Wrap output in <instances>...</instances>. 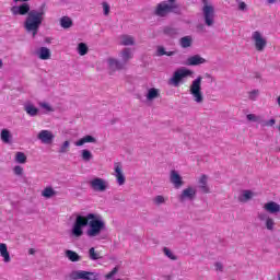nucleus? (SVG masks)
<instances>
[{"label":"nucleus","instance_id":"obj_1","mask_svg":"<svg viewBox=\"0 0 280 280\" xmlns=\"http://www.w3.org/2000/svg\"><path fill=\"white\" fill-rule=\"evenodd\" d=\"M84 229H86L85 235H88V237H100V235L106 231V221H104V218L98 213H88L85 215L75 214L74 222L70 230L71 237L80 240V237L84 235Z\"/></svg>","mask_w":280,"mask_h":280},{"label":"nucleus","instance_id":"obj_2","mask_svg":"<svg viewBox=\"0 0 280 280\" xmlns=\"http://www.w3.org/2000/svg\"><path fill=\"white\" fill-rule=\"evenodd\" d=\"M16 2L22 1V4L13 5L11 8V14L13 16H25L24 21V30H26L27 34H32L33 38L38 34V30H40V25L45 21V10L44 9H33L31 10L30 0H13Z\"/></svg>","mask_w":280,"mask_h":280},{"label":"nucleus","instance_id":"obj_3","mask_svg":"<svg viewBox=\"0 0 280 280\" xmlns=\"http://www.w3.org/2000/svg\"><path fill=\"white\" fill-rule=\"evenodd\" d=\"M118 58L109 57L107 59V67L110 71V73H115V71H124L126 67L128 66V62L135 58V54H132V49L130 48H124L119 54Z\"/></svg>","mask_w":280,"mask_h":280},{"label":"nucleus","instance_id":"obj_4","mask_svg":"<svg viewBox=\"0 0 280 280\" xmlns=\"http://www.w3.org/2000/svg\"><path fill=\"white\" fill-rule=\"evenodd\" d=\"M189 94L195 104H202L205 95L202 94V77H197L189 86Z\"/></svg>","mask_w":280,"mask_h":280},{"label":"nucleus","instance_id":"obj_5","mask_svg":"<svg viewBox=\"0 0 280 280\" xmlns=\"http://www.w3.org/2000/svg\"><path fill=\"white\" fill-rule=\"evenodd\" d=\"M190 75H194V71L185 67L179 68L173 73V77L168 80V84H172V86H180V82Z\"/></svg>","mask_w":280,"mask_h":280},{"label":"nucleus","instance_id":"obj_6","mask_svg":"<svg viewBox=\"0 0 280 280\" xmlns=\"http://www.w3.org/2000/svg\"><path fill=\"white\" fill-rule=\"evenodd\" d=\"M252 43L256 51H264L268 47V39L259 31H254L252 33Z\"/></svg>","mask_w":280,"mask_h":280},{"label":"nucleus","instance_id":"obj_7","mask_svg":"<svg viewBox=\"0 0 280 280\" xmlns=\"http://www.w3.org/2000/svg\"><path fill=\"white\" fill-rule=\"evenodd\" d=\"M257 219L259 220L260 226H262V229L270 231V233L275 232L277 223L275 222V219L268 214V212H258Z\"/></svg>","mask_w":280,"mask_h":280},{"label":"nucleus","instance_id":"obj_8","mask_svg":"<svg viewBox=\"0 0 280 280\" xmlns=\"http://www.w3.org/2000/svg\"><path fill=\"white\" fill-rule=\"evenodd\" d=\"M203 21L208 27H213L215 24V8L209 3H205L202 8Z\"/></svg>","mask_w":280,"mask_h":280},{"label":"nucleus","instance_id":"obj_9","mask_svg":"<svg viewBox=\"0 0 280 280\" xmlns=\"http://www.w3.org/2000/svg\"><path fill=\"white\" fill-rule=\"evenodd\" d=\"M198 196V188L196 186H187L178 196L179 202H194Z\"/></svg>","mask_w":280,"mask_h":280},{"label":"nucleus","instance_id":"obj_10","mask_svg":"<svg viewBox=\"0 0 280 280\" xmlns=\"http://www.w3.org/2000/svg\"><path fill=\"white\" fill-rule=\"evenodd\" d=\"M175 10L176 9H174L173 4H170L167 1H162L156 4L153 14H155V16H160L161 19H165L167 14H172V12Z\"/></svg>","mask_w":280,"mask_h":280},{"label":"nucleus","instance_id":"obj_11","mask_svg":"<svg viewBox=\"0 0 280 280\" xmlns=\"http://www.w3.org/2000/svg\"><path fill=\"white\" fill-rule=\"evenodd\" d=\"M70 279L73 280H97L100 279V273L95 271H84V270H74L70 273Z\"/></svg>","mask_w":280,"mask_h":280},{"label":"nucleus","instance_id":"obj_12","mask_svg":"<svg viewBox=\"0 0 280 280\" xmlns=\"http://www.w3.org/2000/svg\"><path fill=\"white\" fill-rule=\"evenodd\" d=\"M37 139L44 145H51V143H54V139H56V136L52 131L44 129L37 133Z\"/></svg>","mask_w":280,"mask_h":280},{"label":"nucleus","instance_id":"obj_13","mask_svg":"<svg viewBox=\"0 0 280 280\" xmlns=\"http://www.w3.org/2000/svg\"><path fill=\"white\" fill-rule=\"evenodd\" d=\"M90 187L93 191H106L108 189V182L104 178L95 177L90 180Z\"/></svg>","mask_w":280,"mask_h":280},{"label":"nucleus","instance_id":"obj_14","mask_svg":"<svg viewBox=\"0 0 280 280\" xmlns=\"http://www.w3.org/2000/svg\"><path fill=\"white\" fill-rule=\"evenodd\" d=\"M264 211L270 213L271 215H277L280 213V205L276 201H268L262 206Z\"/></svg>","mask_w":280,"mask_h":280},{"label":"nucleus","instance_id":"obj_15","mask_svg":"<svg viewBox=\"0 0 280 280\" xmlns=\"http://www.w3.org/2000/svg\"><path fill=\"white\" fill-rule=\"evenodd\" d=\"M198 187L202 194H211V188H209V176L201 175L198 178Z\"/></svg>","mask_w":280,"mask_h":280},{"label":"nucleus","instance_id":"obj_16","mask_svg":"<svg viewBox=\"0 0 280 280\" xmlns=\"http://www.w3.org/2000/svg\"><path fill=\"white\" fill-rule=\"evenodd\" d=\"M170 179L175 189H180L184 185L183 177L178 174V171H171Z\"/></svg>","mask_w":280,"mask_h":280},{"label":"nucleus","instance_id":"obj_17","mask_svg":"<svg viewBox=\"0 0 280 280\" xmlns=\"http://www.w3.org/2000/svg\"><path fill=\"white\" fill-rule=\"evenodd\" d=\"M119 45H122L124 47H132L137 44V40L135 39V36L132 35H120L118 37Z\"/></svg>","mask_w":280,"mask_h":280},{"label":"nucleus","instance_id":"obj_18","mask_svg":"<svg viewBox=\"0 0 280 280\" xmlns=\"http://www.w3.org/2000/svg\"><path fill=\"white\" fill-rule=\"evenodd\" d=\"M114 170H115V178H116V182L118 183V185H125L126 184V176L124 175V171L121 170V164L119 163H116L115 166H114Z\"/></svg>","mask_w":280,"mask_h":280},{"label":"nucleus","instance_id":"obj_19","mask_svg":"<svg viewBox=\"0 0 280 280\" xmlns=\"http://www.w3.org/2000/svg\"><path fill=\"white\" fill-rule=\"evenodd\" d=\"M205 62H207V59L202 58L200 55L191 56L186 60L187 67H197L198 65H205Z\"/></svg>","mask_w":280,"mask_h":280},{"label":"nucleus","instance_id":"obj_20","mask_svg":"<svg viewBox=\"0 0 280 280\" xmlns=\"http://www.w3.org/2000/svg\"><path fill=\"white\" fill-rule=\"evenodd\" d=\"M35 56L39 58V60H49V58H51V50L47 47H40L35 51Z\"/></svg>","mask_w":280,"mask_h":280},{"label":"nucleus","instance_id":"obj_21","mask_svg":"<svg viewBox=\"0 0 280 280\" xmlns=\"http://www.w3.org/2000/svg\"><path fill=\"white\" fill-rule=\"evenodd\" d=\"M0 256L4 264H10L12 258L10 257V252H8V245L5 243H0Z\"/></svg>","mask_w":280,"mask_h":280},{"label":"nucleus","instance_id":"obj_22","mask_svg":"<svg viewBox=\"0 0 280 280\" xmlns=\"http://www.w3.org/2000/svg\"><path fill=\"white\" fill-rule=\"evenodd\" d=\"M85 143H97V139L95 137L86 135L83 138L79 139L78 141L74 142V145L77 148H82Z\"/></svg>","mask_w":280,"mask_h":280},{"label":"nucleus","instance_id":"obj_23","mask_svg":"<svg viewBox=\"0 0 280 280\" xmlns=\"http://www.w3.org/2000/svg\"><path fill=\"white\" fill-rule=\"evenodd\" d=\"M257 196L253 190H243L238 196V202H248V200H253Z\"/></svg>","mask_w":280,"mask_h":280},{"label":"nucleus","instance_id":"obj_24","mask_svg":"<svg viewBox=\"0 0 280 280\" xmlns=\"http://www.w3.org/2000/svg\"><path fill=\"white\" fill-rule=\"evenodd\" d=\"M145 97L148 102H153V100L161 97V90L156 88H150L145 94Z\"/></svg>","mask_w":280,"mask_h":280},{"label":"nucleus","instance_id":"obj_25","mask_svg":"<svg viewBox=\"0 0 280 280\" xmlns=\"http://www.w3.org/2000/svg\"><path fill=\"white\" fill-rule=\"evenodd\" d=\"M24 110H25L26 115H30V117H36V115H38L37 107L31 103L24 105Z\"/></svg>","mask_w":280,"mask_h":280},{"label":"nucleus","instance_id":"obj_26","mask_svg":"<svg viewBox=\"0 0 280 280\" xmlns=\"http://www.w3.org/2000/svg\"><path fill=\"white\" fill-rule=\"evenodd\" d=\"M43 198H46L49 200V198H54L55 196H58V191H56L51 186H48L44 188V191H42Z\"/></svg>","mask_w":280,"mask_h":280},{"label":"nucleus","instance_id":"obj_27","mask_svg":"<svg viewBox=\"0 0 280 280\" xmlns=\"http://www.w3.org/2000/svg\"><path fill=\"white\" fill-rule=\"evenodd\" d=\"M59 23L63 30H69L70 27H73V20H71V18L69 16H62L59 20Z\"/></svg>","mask_w":280,"mask_h":280},{"label":"nucleus","instance_id":"obj_28","mask_svg":"<svg viewBox=\"0 0 280 280\" xmlns=\"http://www.w3.org/2000/svg\"><path fill=\"white\" fill-rule=\"evenodd\" d=\"M194 43V37L191 36H184L179 39V45L183 49L189 48Z\"/></svg>","mask_w":280,"mask_h":280},{"label":"nucleus","instance_id":"obj_29","mask_svg":"<svg viewBox=\"0 0 280 280\" xmlns=\"http://www.w3.org/2000/svg\"><path fill=\"white\" fill-rule=\"evenodd\" d=\"M66 257L67 259H69V261H73V262L82 260V256H79L78 253L71 249L66 250Z\"/></svg>","mask_w":280,"mask_h":280},{"label":"nucleus","instance_id":"obj_30","mask_svg":"<svg viewBox=\"0 0 280 280\" xmlns=\"http://www.w3.org/2000/svg\"><path fill=\"white\" fill-rule=\"evenodd\" d=\"M81 152V159L84 161V163H89L90 161H93V153L89 149H83Z\"/></svg>","mask_w":280,"mask_h":280},{"label":"nucleus","instance_id":"obj_31","mask_svg":"<svg viewBox=\"0 0 280 280\" xmlns=\"http://www.w3.org/2000/svg\"><path fill=\"white\" fill-rule=\"evenodd\" d=\"M0 139L3 143H10V141L12 140V133H10V130L8 129H2Z\"/></svg>","mask_w":280,"mask_h":280},{"label":"nucleus","instance_id":"obj_32","mask_svg":"<svg viewBox=\"0 0 280 280\" xmlns=\"http://www.w3.org/2000/svg\"><path fill=\"white\" fill-rule=\"evenodd\" d=\"M77 51L79 56H86L89 54V46L85 43H79Z\"/></svg>","mask_w":280,"mask_h":280},{"label":"nucleus","instance_id":"obj_33","mask_svg":"<svg viewBox=\"0 0 280 280\" xmlns=\"http://www.w3.org/2000/svg\"><path fill=\"white\" fill-rule=\"evenodd\" d=\"M15 163H20L21 165H25L27 163V155L23 152L15 153Z\"/></svg>","mask_w":280,"mask_h":280},{"label":"nucleus","instance_id":"obj_34","mask_svg":"<svg viewBox=\"0 0 280 280\" xmlns=\"http://www.w3.org/2000/svg\"><path fill=\"white\" fill-rule=\"evenodd\" d=\"M89 258L92 260V261H97V259H102V257L100 256V253H97L95 250V247H91L89 249Z\"/></svg>","mask_w":280,"mask_h":280},{"label":"nucleus","instance_id":"obj_35","mask_svg":"<svg viewBox=\"0 0 280 280\" xmlns=\"http://www.w3.org/2000/svg\"><path fill=\"white\" fill-rule=\"evenodd\" d=\"M69 148H71V142L66 140L59 148V154H67V152H69Z\"/></svg>","mask_w":280,"mask_h":280},{"label":"nucleus","instance_id":"obj_36","mask_svg":"<svg viewBox=\"0 0 280 280\" xmlns=\"http://www.w3.org/2000/svg\"><path fill=\"white\" fill-rule=\"evenodd\" d=\"M277 124V119L270 118L269 120H260L262 128H272Z\"/></svg>","mask_w":280,"mask_h":280},{"label":"nucleus","instance_id":"obj_37","mask_svg":"<svg viewBox=\"0 0 280 280\" xmlns=\"http://www.w3.org/2000/svg\"><path fill=\"white\" fill-rule=\"evenodd\" d=\"M163 253L166 257H168V259H172V261H176V259H178V257L174 254V252H172V249L167 247L163 248Z\"/></svg>","mask_w":280,"mask_h":280},{"label":"nucleus","instance_id":"obj_38","mask_svg":"<svg viewBox=\"0 0 280 280\" xmlns=\"http://www.w3.org/2000/svg\"><path fill=\"white\" fill-rule=\"evenodd\" d=\"M158 56H174L176 54L175 51H165V48L163 46H158L156 49Z\"/></svg>","mask_w":280,"mask_h":280},{"label":"nucleus","instance_id":"obj_39","mask_svg":"<svg viewBox=\"0 0 280 280\" xmlns=\"http://www.w3.org/2000/svg\"><path fill=\"white\" fill-rule=\"evenodd\" d=\"M167 199H165V197L161 196V195H158L153 198V202L154 205H156L158 207L161 206V205H165Z\"/></svg>","mask_w":280,"mask_h":280},{"label":"nucleus","instance_id":"obj_40","mask_svg":"<svg viewBox=\"0 0 280 280\" xmlns=\"http://www.w3.org/2000/svg\"><path fill=\"white\" fill-rule=\"evenodd\" d=\"M246 119H247L248 121H254V122H257V124H261V117H259V116H257V115H255V114H248V115L246 116Z\"/></svg>","mask_w":280,"mask_h":280},{"label":"nucleus","instance_id":"obj_41","mask_svg":"<svg viewBox=\"0 0 280 280\" xmlns=\"http://www.w3.org/2000/svg\"><path fill=\"white\" fill-rule=\"evenodd\" d=\"M164 34H166V36H176L177 32H176V28L166 26L164 28Z\"/></svg>","mask_w":280,"mask_h":280},{"label":"nucleus","instance_id":"obj_42","mask_svg":"<svg viewBox=\"0 0 280 280\" xmlns=\"http://www.w3.org/2000/svg\"><path fill=\"white\" fill-rule=\"evenodd\" d=\"M117 272H119V267H115L109 273L105 275V279L107 280L114 279Z\"/></svg>","mask_w":280,"mask_h":280},{"label":"nucleus","instance_id":"obj_43","mask_svg":"<svg viewBox=\"0 0 280 280\" xmlns=\"http://www.w3.org/2000/svg\"><path fill=\"white\" fill-rule=\"evenodd\" d=\"M103 12L105 16H108V14H110V5L108 4V2H103Z\"/></svg>","mask_w":280,"mask_h":280},{"label":"nucleus","instance_id":"obj_44","mask_svg":"<svg viewBox=\"0 0 280 280\" xmlns=\"http://www.w3.org/2000/svg\"><path fill=\"white\" fill-rule=\"evenodd\" d=\"M248 97L255 102V100L259 97V90H253L252 92H249Z\"/></svg>","mask_w":280,"mask_h":280},{"label":"nucleus","instance_id":"obj_45","mask_svg":"<svg viewBox=\"0 0 280 280\" xmlns=\"http://www.w3.org/2000/svg\"><path fill=\"white\" fill-rule=\"evenodd\" d=\"M13 174H15V176H23V167L19 165L14 166Z\"/></svg>","mask_w":280,"mask_h":280},{"label":"nucleus","instance_id":"obj_46","mask_svg":"<svg viewBox=\"0 0 280 280\" xmlns=\"http://www.w3.org/2000/svg\"><path fill=\"white\" fill-rule=\"evenodd\" d=\"M40 106L44 108V110H47V113H54V107L49 105V103H42Z\"/></svg>","mask_w":280,"mask_h":280},{"label":"nucleus","instance_id":"obj_47","mask_svg":"<svg viewBox=\"0 0 280 280\" xmlns=\"http://www.w3.org/2000/svg\"><path fill=\"white\" fill-rule=\"evenodd\" d=\"M238 10L241 12H246L248 10V5L246 4V2H243V1L238 2Z\"/></svg>","mask_w":280,"mask_h":280},{"label":"nucleus","instance_id":"obj_48","mask_svg":"<svg viewBox=\"0 0 280 280\" xmlns=\"http://www.w3.org/2000/svg\"><path fill=\"white\" fill-rule=\"evenodd\" d=\"M214 268H215L217 272H223L224 265H222V262H215Z\"/></svg>","mask_w":280,"mask_h":280},{"label":"nucleus","instance_id":"obj_49","mask_svg":"<svg viewBox=\"0 0 280 280\" xmlns=\"http://www.w3.org/2000/svg\"><path fill=\"white\" fill-rule=\"evenodd\" d=\"M166 3H168L170 5H173L175 10L178 8L176 5V0H168V1H166Z\"/></svg>","mask_w":280,"mask_h":280},{"label":"nucleus","instance_id":"obj_50","mask_svg":"<svg viewBox=\"0 0 280 280\" xmlns=\"http://www.w3.org/2000/svg\"><path fill=\"white\" fill-rule=\"evenodd\" d=\"M35 253H36V249L34 248L28 249V255H35Z\"/></svg>","mask_w":280,"mask_h":280},{"label":"nucleus","instance_id":"obj_51","mask_svg":"<svg viewBox=\"0 0 280 280\" xmlns=\"http://www.w3.org/2000/svg\"><path fill=\"white\" fill-rule=\"evenodd\" d=\"M268 3H270V4L277 3V0H268Z\"/></svg>","mask_w":280,"mask_h":280},{"label":"nucleus","instance_id":"obj_52","mask_svg":"<svg viewBox=\"0 0 280 280\" xmlns=\"http://www.w3.org/2000/svg\"><path fill=\"white\" fill-rule=\"evenodd\" d=\"M0 69H3V60L0 59Z\"/></svg>","mask_w":280,"mask_h":280},{"label":"nucleus","instance_id":"obj_53","mask_svg":"<svg viewBox=\"0 0 280 280\" xmlns=\"http://www.w3.org/2000/svg\"><path fill=\"white\" fill-rule=\"evenodd\" d=\"M277 104L280 106V95L277 97Z\"/></svg>","mask_w":280,"mask_h":280},{"label":"nucleus","instance_id":"obj_54","mask_svg":"<svg viewBox=\"0 0 280 280\" xmlns=\"http://www.w3.org/2000/svg\"><path fill=\"white\" fill-rule=\"evenodd\" d=\"M278 280H280V272L278 273Z\"/></svg>","mask_w":280,"mask_h":280},{"label":"nucleus","instance_id":"obj_55","mask_svg":"<svg viewBox=\"0 0 280 280\" xmlns=\"http://www.w3.org/2000/svg\"><path fill=\"white\" fill-rule=\"evenodd\" d=\"M198 27H199L200 30H202V25H199Z\"/></svg>","mask_w":280,"mask_h":280}]
</instances>
